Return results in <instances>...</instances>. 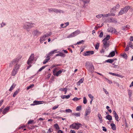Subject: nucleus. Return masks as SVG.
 Segmentation results:
<instances>
[{
    "mask_svg": "<svg viewBox=\"0 0 133 133\" xmlns=\"http://www.w3.org/2000/svg\"><path fill=\"white\" fill-rule=\"evenodd\" d=\"M103 90L104 91V92H105V94H108V92L107 91L106 89H105V88H103Z\"/></svg>",
    "mask_w": 133,
    "mask_h": 133,
    "instance_id": "338daca9",
    "label": "nucleus"
},
{
    "mask_svg": "<svg viewBox=\"0 0 133 133\" xmlns=\"http://www.w3.org/2000/svg\"><path fill=\"white\" fill-rule=\"evenodd\" d=\"M99 46V43H97L95 46V49L96 50L98 49Z\"/></svg>",
    "mask_w": 133,
    "mask_h": 133,
    "instance_id": "ea45409f",
    "label": "nucleus"
},
{
    "mask_svg": "<svg viewBox=\"0 0 133 133\" xmlns=\"http://www.w3.org/2000/svg\"><path fill=\"white\" fill-rule=\"evenodd\" d=\"M70 96V95H63L61 96V97L62 99L66 98L67 99H68Z\"/></svg>",
    "mask_w": 133,
    "mask_h": 133,
    "instance_id": "393cba45",
    "label": "nucleus"
},
{
    "mask_svg": "<svg viewBox=\"0 0 133 133\" xmlns=\"http://www.w3.org/2000/svg\"><path fill=\"white\" fill-rule=\"evenodd\" d=\"M81 106H79L77 107L76 108V110L77 111H80L81 110Z\"/></svg>",
    "mask_w": 133,
    "mask_h": 133,
    "instance_id": "79ce46f5",
    "label": "nucleus"
},
{
    "mask_svg": "<svg viewBox=\"0 0 133 133\" xmlns=\"http://www.w3.org/2000/svg\"><path fill=\"white\" fill-rule=\"evenodd\" d=\"M103 14H101L98 15L96 16V17L97 18H101L102 17H103Z\"/></svg>",
    "mask_w": 133,
    "mask_h": 133,
    "instance_id": "8fccbe9b",
    "label": "nucleus"
},
{
    "mask_svg": "<svg viewBox=\"0 0 133 133\" xmlns=\"http://www.w3.org/2000/svg\"><path fill=\"white\" fill-rule=\"evenodd\" d=\"M20 66V65L18 64L17 63H16V64L15 65V68L14 69H15V70H17L19 69Z\"/></svg>",
    "mask_w": 133,
    "mask_h": 133,
    "instance_id": "c756f323",
    "label": "nucleus"
},
{
    "mask_svg": "<svg viewBox=\"0 0 133 133\" xmlns=\"http://www.w3.org/2000/svg\"><path fill=\"white\" fill-rule=\"evenodd\" d=\"M124 11V8H122L119 13L118 15H122L126 13V12H125Z\"/></svg>",
    "mask_w": 133,
    "mask_h": 133,
    "instance_id": "6ab92c4d",
    "label": "nucleus"
},
{
    "mask_svg": "<svg viewBox=\"0 0 133 133\" xmlns=\"http://www.w3.org/2000/svg\"><path fill=\"white\" fill-rule=\"evenodd\" d=\"M105 49L104 48H103L101 51H100V52L101 54L105 52Z\"/></svg>",
    "mask_w": 133,
    "mask_h": 133,
    "instance_id": "69168bd1",
    "label": "nucleus"
},
{
    "mask_svg": "<svg viewBox=\"0 0 133 133\" xmlns=\"http://www.w3.org/2000/svg\"><path fill=\"white\" fill-rule=\"evenodd\" d=\"M113 114L114 116V117L115 118V119L117 121H118V116L116 112L114 110L113 111Z\"/></svg>",
    "mask_w": 133,
    "mask_h": 133,
    "instance_id": "f8f14e48",
    "label": "nucleus"
},
{
    "mask_svg": "<svg viewBox=\"0 0 133 133\" xmlns=\"http://www.w3.org/2000/svg\"><path fill=\"white\" fill-rule=\"evenodd\" d=\"M114 61V59H109L106 60L105 61V62L109 63H112Z\"/></svg>",
    "mask_w": 133,
    "mask_h": 133,
    "instance_id": "c85d7f7f",
    "label": "nucleus"
},
{
    "mask_svg": "<svg viewBox=\"0 0 133 133\" xmlns=\"http://www.w3.org/2000/svg\"><path fill=\"white\" fill-rule=\"evenodd\" d=\"M109 108L110 107L109 106H107L106 108L108 109V111L110 113H111L112 112V110L111 109H109Z\"/></svg>",
    "mask_w": 133,
    "mask_h": 133,
    "instance_id": "4d7b16f0",
    "label": "nucleus"
},
{
    "mask_svg": "<svg viewBox=\"0 0 133 133\" xmlns=\"http://www.w3.org/2000/svg\"><path fill=\"white\" fill-rule=\"evenodd\" d=\"M103 42V48H104V49H106V50H108V48L110 46V42L102 41Z\"/></svg>",
    "mask_w": 133,
    "mask_h": 133,
    "instance_id": "7ed1b4c3",
    "label": "nucleus"
},
{
    "mask_svg": "<svg viewBox=\"0 0 133 133\" xmlns=\"http://www.w3.org/2000/svg\"><path fill=\"white\" fill-rule=\"evenodd\" d=\"M75 37L74 34L73 32L71 33V34L69 35V36L67 37L68 38H71L73 37Z\"/></svg>",
    "mask_w": 133,
    "mask_h": 133,
    "instance_id": "c9c22d12",
    "label": "nucleus"
},
{
    "mask_svg": "<svg viewBox=\"0 0 133 133\" xmlns=\"http://www.w3.org/2000/svg\"><path fill=\"white\" fill-rule=\"evenodd\" d=\"M57 50H53L51 51L49 53L47 54H46V56H48V57H50V56H51L52 54H54L55 53V52Z\"/></svg>",
    "mask_w": 133,
    "mask_h": 133,
    "instance_id": "2eb2a0df",
    "label": "nucleus"
},
{
    "mask_svg": "<svg viewBox=\"0 0 133 133\" xmlns=\"http://www.w3.org/2000/svg\"><path fill=\"white\" fill-rule=\"evenodd\" d=\"M111 16L110 14H106L104 15L103 14V17H107L108 16Z\"/></svg>",
    "mask_w": 133,
    "mask_h": 133,
    "instance_id": "09e8293b",
    "label": "nucleus"
},
{
    "mask_svg": "<svg viewBox=\"0 0 133 133\" xmlns=\"http://www.w3.org/2000/svg\"><path fill=\"white\" fill-rule=\"evenodd\" d=\"M19 60V58H17L14 59L10 63L9 66L11 67H12L15 63H17Z\"/></svg>",
    "mask_w": 133,
    "mask_h": 133,
    "instance_id": "39448f33",
    "label": "nucleus"
},
{
    "mask_svg": "<svg viewBox=\"0 0 133 133\" xmlns=\"http://www.w3.org/2000/svg\"><path fill=\"white\" fill-rule=\"evenodd\" d=\"M41 34V32L36 29L34 30L32 34L34 36H38Z\"/></svg>",
    "mask_w": 133,
    "mask_h": 133,
    "instance_id": "0eeeda50",
    "label": "nucleus"
},
{
    "mask_svg": "<svg viewBox=\"0 0 133 133\" xmlns=\"http://www.w3.org/2000/svg\"><path fill=\"white\" fill-rule=\"evenodd\" d=\"M98 117L99 119L100 120V123H102L103 122V120L102 119V117L101 116V114L99 113L98 114Z\"/></svg>",
    "mask_w": 133,
    "mask_h": 133,
    "instance_id": "412c9836",
    "label": "nucleus"
},
{
    "mask_svg": "<svg viewBox=\"0 0 133 133\" xmlns=\"http://www.w3.org/2000/svg\"><path fill=\"white\" fill-rule=\"evenodd\" d=\"M105 118L107 119L109 121H111L112 119L111 116L109 115H107L106 116Z\"/></svg>",
    "mask_w": 133,
    "mask_h": 133,
    "instance_id": "aec40b11",
    "label": "nucleus"
},
{
    "mask_svg": "<svg viewBox=\"0 0 133 133\" xmlns=\"http://www.w3.org/2000/svg\"><path fill=\"white\" fill-rule=\"evenodd\" d=\"M34 58V54H31L29 57L27 61V63L28 65L32 63V62L33 61Z\"/></svg>",
    "mask_w": 133,
    "mask_h": 133,
    "instance_id": "423d86ee",
    "label": "nucleus"
},
{
    "mask_svg": "<svg viewBox=\"0 0 133 133\" xmlns=\"http://www.w3.org/2000/svg\"><path fill=\"white\" fill-rule=\"evenodd\" d=\"M80 98H78L77 97H75L72 99V100L74 101H76L80 100Z\"/></svg>",
    "mask_w": 133,
    "mask_h": 133,
    "instance_id": "de8ad7c7",
    "label": "nucleus"
},
{
    "mask_svg": "<svg viewBox=\"0 0 133 133\" xmlns=\"http://www.w3.org/2000/svg\"><path fill=\"white\" fill-rule=\"evenodd\" d=\"M46 37L44 35L40 37V41L41 43H42L44 41H45L46 39Z\"/></svg>",
    "mask_w": 133,
    "mask_h": 133,
    "instance_id": "9b49d317",
    "label": "nucleus"
},
{
    "mask_svg": "<svg viewBox=\"0 0 133 133\" xmlns=\"http://www.w3.org/2000/svg\"><path fill=\"white\" fill-rule=\"evenodd\" d=\"M59 106V105H55V106H54L52 108V110H55V109H56Z\"/></svg>",
    "mask_w": 133,
    "mask_h": 133,
    "instance_id": "680f3d73",
    "label": "nucleus"
},
{
    "mask_svg": "<svg viewBox=\"0 0 133 133\" xmlns=\"http://www.w3.org/2000/svg\"><path fill=\"white\" fill-rule=\"evenodd\" d=\"M109 74L111 75H112L113 76H117L119 77H121V75L118 74H116L115 73H112L111 72H109Z\"/></svg>",
    "mask_w": 133,
    "mask_h": 133,
    "instance_id": "7c9ffc66",
    "label": "nucleus"
},
{
    "mask_svg": "<svg viewBox=\"0 0 133 133\" xmlns=\"http://www.w3.org/2000/svg\"><path fill=\"white\" fill-rule=\"evenodd\" d=\"M55 52L59 53L58 54H56L55 56H60L64 57L65 56V55L63 52H59V51L56 52Z\"/></svg>",
    "mask_w": 133,
    "mask_h": 133,
    "instance_id": "1a4fd4ad",
    "label": "nucleus"
},
{
    "mask_svg": "<svg viewBox=\"0 0 133 133\" xmlns=\"http://www.w3.org/2000/svg\"><path fill=\"white\" fill-rule=\"evenodd\" d=\"M91 112L90 107H88V108L87 109L85 110V116H87V115H89Z\"/></svg>",
    "mask_w": 133,
    "mask_h": 133,
    "instance_id": "ddd939ff",
    "label": "nucleus"
},
{
    "mask_svg": "<svg viewBox=\"0 0 133 133\" xmlns=\"http://www.w3.org/2000/svg\"><path fill=\"white\" fill-rule=\"evenodd\" d=\"M41 101H35L33 102V103H35V105H37L41 104Z\"/></svg>",
    "mask_w": 133,
    "mask_h": 133,
    "instance_id": "2f4dec72",
    "label": "nucleus"
},
{
    "mask_svg": "<svg viewBox=\"0 0 133 133\" xmlns=\"http://www.w3.org/2000/svg\"><path fill=\"white\" fill-rule=\"evenodd\" d=\"M128 95L129 96V97H131V94H132L131 91L129 90L128 91Z\"/></svg>",
    "mask_w": 133,
    "mask_h": 133,
    "instance_id": "13d9d810",
    "label": "nucleus"
},
{
    "mask_svg": "<svg viewBox=\"0 0 133 133\" xmlns=\"http://www.w3.org/2000/svg\"><path fill=\"white\" fill-rule=\"evenodd\" d=\"M110 19L111 20V22H114L115 23H116L117 22V21L115 19H112L111 18Z\"/></svg>",
    "mask_w": 133,
    "mask_h": 133,
    "instance_id": "052dcab7",
    "label": "nucleus"
},
{
    "mask_svg": "<svg viewBox=\"0 0 133 133\" xmlns=\"http://www.w3.org/2000/svg\"><path fill=\"white\" fill-rule=\"evenodd\" d=\"M84 42V41L83 40H81V41H79V42H77V43L76 44H78V45H79L80 44H82V43H83Z\"/></svg>",
    "mask_w": 133,
    "mask_h": 133,
    "instance_id": "864d4df0",
    "label": "nucleus"
},
{
    "mask_svg": "<svg viewBox=\"0 0 133 133\" xmlns=\"http://www.w3.org/2000/svg\"><path fill=\"white\" fill-rule=\"evenodd\" d=\"M35 24L34 23H32L30 22H26L23 24V28L25 29L27 31H29V29L34 27Z\"/></svg>",
    "mask_w": 133,
    "mask_h": 133,
    "instance_id": "f257e3e1",
    "label": "nucleus"
},
{
    "mask_svg": "<svg viewBox=\"0 0 133 133\" xmlns=\"http://www.w3.org/2000/svg\"><path fill=\"white\" fill-rule=\"evenodd\" d=\"M54 126L57 130H58L59 129V127L57 124H55Z\"/></svg>",
    "mask_w": 133,
    "mask_h": 133,
    "instance_id": "f704fd0d",
    "label": "nucleus"
},
{
    "mask_svg": "<svg viewBox=\"0 0 133 133\" xmlns=\"http://www.w3.org/2000/svg\"><path fill=\"white\" fill-rule=\"evenodd\" d=\"M123 122L124 123V124L125 125V126L126 127H128V125L127 124V122L126 119L124 118V119H123Z\"/></svg>",
    "mask_w": 133,
    "mask_h": 133,
    "instance_id": "473e14b6",
    "label": "nucleus"
},
{
    "mask_svg": "<svg viewBox=\"0 0 133 133\" xmlns=\"http://www.w3.org/2000/svg\"><path fill=\"white\" fill-rule=\"evenodd\" d=\"M62 11V12L63 11L62 10L56 9H55V10H54V12L57 13H61Z\"/></svg>",
    "mask_w": 133,
    "mask_h": 133,
    "instance_id": "72a5a7b5",
    "label": "nucleus"
},
{
    "mask_svg": "<svg viewBox=\"0 0 133 133\" xmlns=\"http://www.w3.org/2000/svg\"><path fill=\"white\" fill-rule=\"evenodd\" d=\"M102 128H103V131L105 132L107 131V129L105 127H102Z\"/></svg>",
    "mask_w": 133,
    "mask_h": 133,
    "instance_id": "774afa93",
    "label": "nucleus"
},
{
    "mask_svg": "<svg viewBox=\"0 0 133 133\" xmlns=\"http://www.w3.org/2000/svg\"><path fill=\"white\" fill-rule=\"evenodd\" d=\"M103 32H101L99 36L100 38H102L103 37Z\"/></svg>",
    "mask_w": 133,
    "mask_h": 133,
    "instance_id": "bf43d9fd",
    "label": "nucleus"
},
{
    "mask_svg": "<svg viewBox=\"0 0 133 133\" xmlns=\"http://www.w3.org/2000/svg\"><path fill=\"white\" fill-rule=\"evenodd\" d=\"M115 52L117 54V52L116 51V50L115 49V51H113L111 52L109 54V55L108 56V57H113L115 56Z\"/></svg>",
    "mask_w": 133,
    "mask_h": 133,
    "instance_id": "9d476101",
    "label": "nucleus"
},
{
    "mask_svg": "<svg viewBox=\"0 0 133 133\" xmlns=\"http://www.w3.org/2000/svg\"><path fill=\"white\" fill-rule=\"evenodd\" d=\"M17 73V70L14 69L12 70V73L11 75L12 76H14Z\"/></svg>",
    "mask_w": 133,
    "mask_h": 133,
    "instance_id": "bb28decb",
    "label": "nucleus"
},
{
    "mask_svg": "<svg viewBox=\"0 0 133 133\" xmlns=\"http://www.w3.org/2000/svg\"><path fill=\"white\" fill-rule=\"evenodd\" d=\"M113 28L112 27H109L108 29V32H112L111 30H112Z\"/></svg>",
    "mask_w": 133,
    "mask_h": 133,
    "instance_id": "49530a36",
    "label": "nucleus"
},
{
    "mask_svg": "<svg viewBox=\"0 0 133 133\" xmlns=\"http://www.w3.org/2000/svg\"><path fill=\"white\" fill-rule=\"evenodd\" d=\"M87 102V101L86 98L85 97H84L83 98V103L84 104H86Z\"/></svg>",
    "mask_w": 133,
    "mask_h": 133,
    "instance_id": "3c124183",
    "label": "nucleus"
},
{
    "mask_svg": "<svg viewBox=\"0 0 133 133\" xmlns=\"http://www.w3.org/2000/svg\"><path fill=\"white\" fill-rule=\"evenodd\" d=\"M110 38L109 35H107L106 37L104 39L102 40V41L108 42V41L109 40Z\"/></svg>",
    "mask_w": 133,
    "mask_h": 133,
    "instance_id": "a211bd4d",
    "label": "nucleus"
},
{
    "mask_svg": "<svg viewBox=\"0 0 133 133\" xmlns=\"http://www.w3.org/2000/svg\"><path fill=\"white\" fill-rule=\"evenodd\" d=\"M50 57H48V56H46V59L44 60L43 62V63L44 64H45L46 63H47L48 61L50 60Z\"/></svg>",
    "mask_w": 133,
    "mask_h": 133,
    "instance_id": "f3484780",
    "label": "nucleus"
},
{
    "mask_svg": "<svg viewBox=\"0 0 133 133\" xmlns=\"http://www.w3.org/2000/svg\"><path fill=\"white\" fill-rule=\"evenodd\" d=\"M65 112H66L71 113L72 112V110L70 109H66L65 110Z\"/></svg>",
    "mask_w": 133,
    "mask_h": 133,
    "instance_id": "5fc2aeb1",
    "label": "nucleus"
},
{
    "mask_svg": "<svg viewBox=\"0 0 133 133\" xmlns=\"http://www.w3.org/2000/svg\"><path fill=\"white\" fill-rule=\"evenodd\" d=\"M115 7L116 8V9H118L120 7V5L118 4H117L115 6Z\"/></svg>",
    "mask_w": 133,
    "mask_h": 133,
    "instance_id": "0e129e2a",
    "label": "nucleus"
},
{
    "mask_svg": "<svg viewBox=\"0 0 133 133\" xmlns=\"http://www.w3.org/2000/svg\"><path fill=\"white\" fill-rule=\"evenodd\" d=\"M82 124L79 123H74L72 124L70 126V127L72 129H78L80 127Z\"/></svg>",
    "mask_w": 133,
    "mask_h": 133,
    "instance_id": "f03ea898",
    "label": "nucleus"
},
{
    "mask_svg": "<svg viewBox=\"0 0 133 133\" xmlns=\"http://www.w3.org/2000/svg\"><path fill=\"white\" fill-rule=\"evenodd\" d=\"M15 85H14V84H13L10 87V89L9 90L10 91H11L12 90L14 89L15 87Z\"/></svg>",
    "mask_w": 133,
    "mask_h": 133,
    "instance_id": "e433bc0d",
    "label": "nucleus"
},
{
    "mask_svg": "<svg viewBox=\"0 0 133 133\" xmlns=\"http://www.w3.org/2000/svg\"><path fill=\"white\" fill-rule=\"evenodd\" d=\"M80 32V31L79 30H77L73 32L75 36L79 34Z\"/></svg>",
    "mask_w": 133,
    "mask_h": 133,
    "instance_id": "5701e85b",
    "label": "nucleus"
},
{
    "mask_svg": "<svg viewBox=\"0 0 133 133\" xmlns=\"http://www.w3.org/2000/svg\"><path fill=\"white\" fill-rule=\"evenodd\" d=\"M121 56L125 59H127V55L125 53H124L123 54L121 55Z\"/></svg>",
    "mask_w": 133,
    "mask_h": 133,
    "instance_id": "4c0bfd02",
    "label": "nucleus"
},
{
    "mask_svg": "<svg viewBox=\"0 0 133 133\" xmlns=\"http://www.w3.org/2000/svg\"><path fill=\"white\" fill-rule=\"evenodd\" d=\"M130 8V7L129 6H127L125 7L124 8V9L125 12H126V13L127 12Z\"/></svg>",
    "mask_w": 133,
    "mask_h": 133,
    "instance_id": "4be33fe9",
    "label": "nucleus"
},
{
    "mask_svg": "<svg viewBox=\"0 0 133 133\" xmlns=\"http://www.w3.org/2000/svg\"><path fill=\"white\" fill-rule=\"evenodd\" d=\"M89 97H90L91 99H94V96H92V95L90 94H89L88 95Z\"/></svg>",
    "mask_w": 133,
    "mask_h": 133,
    "instance_id": "e2e57ef3",
    "label": "nucleus"
},
{
    "mask_svg": "<svg viewBox=\"0 0 133 133\" xmlns=\"http://www.w3.org/2000/svg\"><path fill=\"white\" fill-rule=\"evenodd\" d=\"M129 45L130 47L133 49V45L131 42H130L129 43Z\"/></svg>",
    "mask_w": 133,
    "mask_h": 133,
    "instance_id": "37998d69",
    "label": "nucleus"
},
{
    "mask_svg": "<svg viewBox=\"0 0 133 133\" xmlns=\"http://www.w3.org/2000/svg\"><path fill=\"white\" fill-rule=\"evenodd\" d=\"M130 26L129 25H127L126 26H123L122 28V30L125 31L127 30L129 28Z\"/></svg>",
    "mask_w": 133,
    "mask_h": 133,
    "instance_id": "dca6fc26",
    "label": "nucleus"
},
{
    "mask_svg": "<svg viewBox=\"0 0 133 133\" xmlns=\"http://www.w3.org/2000/svg\"><path fill=\"white\" fill-rule=\"evenodd\" d=\"M19 92V91L18 90H16L14 93L13 96L14 97H15L17 94Z\"/></svg>",
    "mask_w": 133,
    "mask_h": 133,
    "instance_id": "a19ab883",
    "label": "nucleus"
},
{
    "mask_svg": "<svg viewBox=\"0 0 133 133\" xmlns=\"http://www.w3.org/2000/svg\"><path fill=\"white\" fill-rule=\"evenodd\" d=\"M86 68L89 70H91L94 69V67L92 64H90L89 62H87L85 63Z\"/></svg>",
    "mask_w": 133,
    "mask_h": 133,
    "instance_id": "20e7f679",
    "label": "nucleus"
},
{
    "mask_svg": "<svg viewBox=\"0 0 133 133\" xmlns=\"http://www.w3.org/2000/svg\"><path fill=\"white\" fill-rule=\"evenodd\" d=\"M84 80L83 78H81L77 83V85H80V84L83 82V81Z\"/></svg>",
    "mask_w": 133,
    "mask_h": 133,
    "instance_id": "cd10ccee",
    "label": "nucleus"
},
{
    "mask_svg": "<svg viewBox=\"0 0 133 133\" xmlns=\"http://www.w3.org/2000/svg\"><path fill=\"white\" fill-rule=\"evenodd\" d=\"M105 79L108 82L109 84H112V82L111 81V80L109 79L108 78H107L105 77Z\"/></svg>",
    "mask_w": 133,
    "mask_h": 133,
    "instance_id": "a18cd8bd",
    "label": "nucleus"
},
{
    "mask_svg": "<svg viewBox=\"0 0 133 133\" xmlns=\"http://www.w3.org/2000/svg\"><path fill=\"white\" fill-rule=\"evenodd\" d=\"M110 125L111 127V129L114 130H116V127L115 124L114 123H111L110 124Z\"/></svg>",
    "mask_w": 133,
    "mask_h": 133,
    "instance_id": "a878e982",
    "label": "nucleus"
},
{
    "mask_svg": "<svg viewBox=\"0 0 133 133\" xmlns=\"http://www.w3.org/2000/svg\"><path fill=\"white\" fill-rule=\"evenodd\" d=\"M48 10L49 11V12H51L52 11H54V10H55V9L54 8H48Z\"/></svg>",
    "mask_w": 133,
    "mask_h": 133,
    "instance_id": "6e6d98bb",
    "label": "nucleus"
},
{
    "mask_svg": "<svg viewBox=\"0 0 133 133\" xmlns=\"http://www.w3.org/2000/svg\"><path fill=\"white\" fill-rule=\"evenodd\" d=\"M48 66L47 65H45V66H43L40 69H39V70H38V72H39V71H41L43 69H44L45 68V67L46 66Z\"/></svg>",
    "mask_w": 133,
    "mask_h": 133,
    "instance_id": "58836bf2",
    "label": "nucleus"
},
{
    "mask_svg": "<svg viewBox=\"0 0 133 133\" xmlns=\"http://www.w3.org/2000/svg\"><path fill=\"white\" fill-rule=\"evenodd\" d=\"M34 86L33 84H32L27 87V89L28 90L32 88Z\"/></svg>",
    "mask_w": 133,
    "mask_h": 133,
    "instance_id": "603ef678",
    "label": "nucleus"
},
{
    "mask_svg": "<svg viewBox=\"0 0 133 133\" xmlns=\"http://www.w3.org/2000/svg\"><path fill=\"white\" fill-rule=\"evenodd\" d=\"M72 115L73 116H75L76 117H79L81 115L80 112L78 113H74L72 114Z\"/></svg>",
    "mask_w": 133,
    "mask_h": 133,
    "instance_id": "b1692460",
    "label": "nucleus"
},
{
    "mask_svg": "<svg viewBox=\"0 0 133 133\" xmlns=\"http://www.w3.org/2000/svg\"><path fill=\"white\" fill-rule=\"evenodd\" d=\"M111 31L112 32H113L114 33L116 34H117L118 33L116 30V29L115 28H113V29L112 30H111Z\"/></svg>",
    "mask_w": 133,
    "mask_h": 133,
    "instance_id": "c03bdc74",
    "label": "nucleus"
},
{
    "mask_svg": "<svg viewBox=\"0 0 133 133\" xmlns=\"http://www.w3.org/2000/svg\"><path fill=\"white\" fill-rule=\"evenodd\" d=\"M94 52L93 51H87L83 55L85 56H88L90 55H92L94 54Z\"/></svg>",
    "mask_w": 133,
    "mask_h": 133,
    "instance_id": "6e6552de",
    "label": "nucleus"
},
{
    "mask_svg": "<svg viewBox=\"0 0 133 133\" xmlns=\"http://www.w3.org/2000/svg\"><path fill=\"white\" fill-rule=\"evenodd\" d=\"M55 69L53 71V72L54 73V75L55 76H58L59 74H61L62 72V71L61 70H59L58 71H57L56 74H55Z\"/></svg>",
    "mask_w": 133,
    "mask_h": 133,
    "instance_id": "4468645a",
    "label": "nucleus"
}]
</instances>
